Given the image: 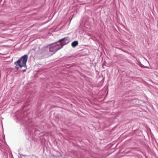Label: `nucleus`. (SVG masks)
Wrapping results in <instances>:
<instances>
[{
    "mask_svg": "<svg viewBox=\"0 0 158 158\" xmlns=\"http://www.w3.org/2000/svg\"><path fill=\"white\" fill-rule=\"evenodd\" d=\"M28 59V55L26 54L22 56L17 61L14 62V64L16 65L15 69H19V68L17 66H19L21 68L23 67H26V63Z\"/></svg>",
    "mask_w": 158,
    "mask_h": 158,
    "instance_id": "nucleus-1",
    "label": "nucleus"
},
{
    "mask_svg": "<svg viewBox=\"0 0 158 158\" xmlns=\"http://www.w3.org/2000/svg\"><path fill=\"white\" fill-rule=\"evenodd\" d=\"M54 43H52L44 47L42 49V50L44 51H47L49 50V52H52L53 54L57 52L58 50L61 49L62 46L60 48H56L55 47Z\"/></svg>",
    "mask_w": 158,
    "mask_h": 158,
    "instance_id": "nucleus-2",
    "label": "nucleus"
},
{
    "mask_svg": "<svg viewBox=\"0 0 158 158\" xmlns=\"http://www.w3.org/2000/svg\"><path fill=\"white\" fill-rule=\"evenodd\" d=\"M69 37L67 36L59 40L58 41L56 42V43H64V42H65L66 43L68 42V43L69 42Z\"/></svg>",
    "mask_w": 158,
    "mask_h": 158,
    "instance_id": "nucleus-3",
    "label": "nucleus"
},
{
    "mask_svg": "<svg viewBox=\"0 0 158 158\" xmlns=\"http://www.w3.org/2000/svg\"><path fill=\"white\" fill-rule=\"evenodd\" d=\"M69 37L67 36L59 40L58 41L56 42V43H64V42H65L66 43L68 42V43L69 42Z\"/></svg>",
    "mask_w": 158,
    "mask_h": 158,
    "instance_id": "nucleus-4",
    "label": "nucleus"
},
{
    "mask_svg": "<svg viewBox=\"0 0 158 158\" xmlns=\"http://www.w3.org/2000/svg\"><path fill=\"white\" fill-rule=\"evenodd\" d=\"M54 43L55 44L54 45L55 47H56V48H58L60 47L61 46H62L61 48L64 45L67 44H68V42H67V43L64 42V43H56V42L54 43Z\"/></svg>",
    "mask_w": 158,
    "mask_h": 158,
    "instance_id": "nucleus-5",
    "label": "nucleus"
},
{
    "mask_svg": "<svg viewBox=\"0 0 158 158\" xmlns=\"http://www.w3.org/2000/svg\"><path fill=\"white\" fill-rule=\"evenodd\" d=\"M78 44V42L77 41H74L71 44L72 47L73 48L76 47Z\"/></svg>",
    "mask_w": 158,
    "mask_h": 158,
    "instance_id": "nucleus-6",
    "label": "nucleus"
},
{
    "mask_svg": "<svg viewBox=\"0 0 158 158\" xmlns=\"http://www.w3.org/2000/svg\"><path fill=\"white\" fill-rule=\"evenodd\" d=\"M26 71V69L23 70V72H25Z\"/></svg>",
    "mask_w": 158,
    "mask_h": 158,
    "instance_id": "nucleus-7",
    "label": "nucleus"
}]
</instances>
